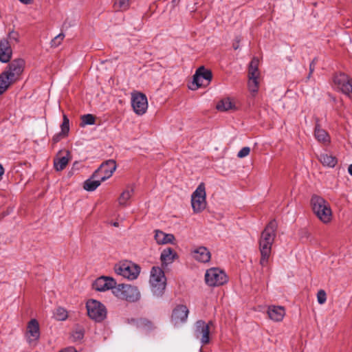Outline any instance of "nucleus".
<instances>
[{
  "label": "nucleus",
  "instance_id": "1",
  "mask_svg": "<svg viewBox=\"0 0 352 352\" xmlns=\"http://www.w3.org/2000/svg\"><path fill=\"white\" fill-rule=\"evenodd\" d=\"M277 223L275 220L271 221L261 232L259 239V250L261 252L260 264L265 266L271 255L272 245L274 241Z\"/></svg>",
  "mask_w": 352,
  "mask_h": 352
},
{
  "label": "nucleus",
  "instance_id": "2",
  "mask_svg": "<svg viewBox=\"0 0 352 352\" xmlns=\"http://www.w3.org/2000/svg\"><path fill=\"white\" fill-rule=\"evenodd\" d=\"M25 61L22 58L13 60L6 71L0 75V95L3 94L9 86L16 81L23 72Z\"/></svg>",
  "mask_w": 352,
  "mask_h": 352
},
{
  "label": "nucleus",
  "instance_id": "3",
  "mask_svg": "<svg viewBox=\"0 0 352 352\" xmlns=\"http://www.w3.org/2000/svg\"><path fill=\"white\" fill-rule=\"evenodd\" d=\"M312 210L317 217L324 223L331 221L332 211L329 204L322 197L313 195L311 199Z\"/></svg>",
  "mask_w": 352,
  "mask_h": 352
},
{
  "label": "nucleus",
  "instance_id": "4",
  "mask_svg": "<svg viewBox=\"0 0 352 352\" xmlns=\"http://www.w3.org/2000/svg\"><path fill=\"white\" fill-rule=\"evenodd\" d=\"M117 298L129 302H135L140 299L141 294L138 288L129 284H119L113 290Z\"/></svg>",
  "mask_w": 352,
  "mask_h": 352
},
{
  "label": "nucleus",
  "instance_id": "5",
  "mask_svg": "<svg viewBox=\"0 0 352 352\" xmlns=\"http://www.w3.org/2000/svg\"><path fill=\"white\" fill-rule=\"evenodd\" d=\"M259 60L254 57L248 68V89L252 95L254 96L259 88L260 72L258 70Z\"/></svg>",
  "mask_w": 352,
  "mask_h": 352
},
{
  "label": "nucleus",
  "instance_id": "6",
  "mask_svg": "<svg viewBox=\"0 0 352 352\" xmlns=\"http://www.w3.org/2000/svg\"><path fill=\"white\" fill-rule=\"evenodd\" d=\"M149 282L153 294L156 296L162 295L166 287V277L160 267H152Z\"/></svg>",
  "mask_w": 352,
  "mask_h": 352
},
{
  "label": "nucleus",
  "instance_id": "7",
  "mask_svg": "<svg viewBox=\"0 0 352 352\" xmlns=\"http://www.w3.org/2000/svg\"><path fill=\"white\" fill-rule=\"evenodd\" d=\"M86 308L89 317L97 322H101L107 318L106 307L96 300H89Z\"/></svg>",
  "mask_w": 352,
  "mask_h": 352
},
{
  "label": "nucleus",
  "instance_id": "8",
  "mask_svg": "<svg viewBox=\"0 0 352 352\" xmlns=\"http://www.w3.org/2000/svg\"><path fill=\"white\" fill-rule=\"evenodd\" d=\"M114 270L117 274L129 280L136 279L140 272V267L129 261H124L116 265Z\"/></svg>",
  "mask_w": 352,
  "mask_h": 352
},
{
  "label": "nucleus",
  "instance_id": "9",
  "mask_svg": "<svg viewBox=\"0 0 352 352\" xmlns=\"http://www.w3.org/2000/svg\"><path fill=\"white\" fill-rule=\"evenodd\" d=\"M228 276L224 271L218 267H212L206 270L205 280L210 287H219L228 282Z\"/></svg>",
  "mask_w": 352,
  "mask_h": 352
},
{
  "label": "nucleus",
  "instance_id": "10",
  "mask_svg": "<svg viewBox=\"0 0 352 352\" xmlns=\"http://www.w3.org/2000/svg\"><path fill=\"white\" fill-rule=\"evenodd\" d=\"M206 197L205 184L201 183L191 196V205L195 212H200L206 208Z\"/></svg>",
  "mask_w": 352,
  "mask_h": 352
},
{
  "label": "nucleus",
  "instance_id": "11",
  "mask_svg": "<svg viewBox=\"0 0 352 352\" xmlns=\"http://www.w3.org/2000/svg\"><path fill=\"white\" fill-rule=\"evenodd\" d=\"M212 74L210 70L206 69L204 66L199 67L193 76V81L190 86L192 90H196L199 87H206L211 81Z\"/></svg>",
  "mask_w": 352,
  "mask_h": 352
},
{
  "label": "nucleus",
  "instance_id": "12",
  "mask_svg": "<svg viewBox=\"0 0 352 352\" xmlns=\"http://www.w3.org/2000/svg\"><path fill=\"white\" fill-rule=\"evenodd\" d=\"M210 324L211 322L206 323L202 320H197L195 324L194 335L204 345L210 342Z\"/></svg>",
  "mask_w": 352,
  "mask_h": 352
},
{
  "label": "nucleus",
  "instance_id": "13",
  "mask_svg": "<svg viewBox=\"0 0 352 352\" xmlns=\"http://www.w3.org/2000/svg\"><path fill=\"white\" fill-rule=\"evenodd\" d=\"M116 163L113 160H109L103 162L100 167L94 173L93 177H98L102 181L111 177L116 170Z\"/></svg>",
  "mask_w": 352,
  "mask_h": 352
},
{
  "label": "nucleus",
  "instance_id": "14",
  "mask_svg": "<svg viewBox=\"0 0 352 352\" xmlns=\"http://www.w3.org/2000/svg\"><path fill=\"white\" fill-rule=\"evenodd\" d=\"M131 105L135 113L139 116L144 114L148 108L146 96L140 92L131 94Z\"/></svg>",
  "mask_w": 352,
  "mask_h": 352
},
{
  "label": "nucleus",
  "instance_id": "15",
  "mask_svg": "<svg viewBox=\"0 0 352 352\" xmlns=\"http://www.w3.org/2000/svg\"><path fill=\"white\" fill-rule=\"evenodd\" d=\"M334 83L338 89L352 98V79L344 74H340L334 77Z\"/></svg>",
  "mask_w": 352,
  "mask_h": 352
},
{
  "label": "nucleus",
  "instance_id": "16",
  "mask_svg": "<svg viewBox=\"0 0 352 352\" xmlns=\"http://www.w3.org/2000/svg\"><path fill=\"white\" fill-rule=\"evenodd\" d=\"M116 286V280L108 276L99 277L93 283V287L99 292H105L109 289L113 291Z\"/></svg>",
  "mask_w": 352,
  "mask_h": 352
},
{
  "label": "nucleus",
  "instance_id": "17",
  "mask_svg": "<svg viewBox=\"0 0 352 352\" xmlns=\"http://www.w3.org/2000/svg\"><path fill=\"white\" fill-rule=\"evenodd\" d=\"M188 309L183 305H177L173 310L171 316V321L175 324L186 322L188 316Z\"/></svg>",
  "mask_w": 352,
  "mask_h": 352
},
{
  "label": "nucleus",
  "instance_id": "18",
  "mask_svg": "<svg viewBox=\"0 0 352 352\" xmlns=\"http://www.w3.org/2000/svg\"><path fill=\"white\" fill-rule=\"evenodd\" d=\"M40 337L39 324L36 319H32L28 324L26 338L30 344H34Z\"/></svg>",
  "mask_w": 352,
  "mask_h": 352
},
{
  "label": "nucleus",
  "instance_id": "19",
  "mask_svg": "<svg viewBox=\"0 0 352 352\" xmlns=\"http://www.w3.org/2000/svg\"><path fill=\"white\" fill-rule=\"evenodd\" d=\"M11 43L6 38L0 40V61L8 63L12 57Z\"/></svg>",
  "mask_w": 352,
  "mask_h": 352
},
{
  "label": "nucleus",
  "instance_id": "20",
  "mask_svg": "<svg viewBox=\"0 0 352 352\" xmlns=\"http://www.w3.org/2000/svg\"><path fill=\"white\" fill-rule=\"evenodd\" d=\"M192 257L201 263H208L211 258L210 252L204 246H199L192 251Z\"/></svg>",
  "mask_w": 352,
  "mask_h": 352
},
{
  "label": "nucleus",
  "instance_id": "21",
  "mask_svg": "<svg viewBox=\"0 0 352 352\" xmlns=\"http://www.w3.org/2000/svg\"><path fill=\"white\" fill-rule=\"evenodd\" d=\"M267 315L271 320L280 322L283 320L285 315V310L283 307L271 305L268 307Z\"/></svg>",
  "mask_w": 352,
  "mask_h": 352
},
{
  "label": "nucleus",
  "instance_id": "22",
  "mask_svg": "<svg viewBox=\"0 0 352 352\" xmlns=\"http://www.w3.org/2000/svg\"><path fill=\"white\" fill-rule=\"evenodd\" d=\"M177 257V253L170 248H165L161 253L162 265L165 267L172 263Z\"/></svg>",
  "mask_w": 352,
  "mask_h": 352
},
{
  "label": "nucleus",
  "instance_id": "23",
  "mask_svg": "<svg viewBox=\"0 0 352 352\" xmlns=\"http://www.w3.org/2000/svg\"><path fill=\"white\" fill-rule=\"evenodd\" d=\"M314 136L318 142L323 144H328L330 142V137L328 133L320 127L318 120L314 129Z\"/></svg>",
  "mask_w": 352,
  "mask_h": 352
},
{
  "label": "nucleus",
  "instance_id": "24",
  "mask_svg": "<svg viewBox=\"0 0 352 352\" xmlns=\"http://www.w3.org/2000/svg\"><path fill=\"white\" fill-rule=\"evenodd\" d=\"M155 239L158 244L164 245L173 243L175 241V236L172 234H166L161 230H155Z\"/></svg>",
  "mask_w": 352,
  "mask_h": 352
},
{
  "label": "nucleus",
  "instance_id": "25",
  "mask_svg": "<svg viewBox=\"0 0 352 352\" xmlns=\"http://www.w3.org/2000/svg\"><path fill=\"white\" fill-rule=\"evenodd\" d=\"M318 159L323 166L330 168H333L338 163L337 158L328 153H321L318 155Z\"/></svg>",
  "mask_w": 352,
  "mask_h": 352
},
{
  "label": "nucleus",
  "instance_id": "26",
  "mask_svg": "<svg viewBox=\"0 0 352 352\" xmlns=\"http://www.w3.org/2000/svg\"><path fill=\"white\" fill-rule=\"evenodd\" d=\"M69 152L67 151V155L63 157H57L54 160V167L56 171H61L67 166L70 158Z\"/></svg>",
  "mask_w": 352,
  "mask_h": 352
},
{
  "label": "nucleus",
  "instance_id": "27",
  "mask_svg": "<svg viewBox=\"0 0 352 352\" xmlns=\"http://www.w3.org/2000/svg\"><path fill=\"white\" fill-rule=\"evenodd\" d=\"M102 182L101 179L92 176L84 182L83 188L87 191H94L100 185Z\"/></svg>",
  "mask_w": 352,
  "mask_h": 352
},
{
  "label": "nucleus",
  "instance_id": "28",
  "mask_svg": "<svg viewBox=\"0 0 352 352\" xmlns=\"http://www.w3.org/2000/svg\"><path fill=\"white\" fill-rule=\"evenodd\" d=\"M134 190L132 187H128L122 192L118 198V202L120 206H125L127 205L128 201L133 195Z\"/></svg>",
  "mask_w": 352,
  "mask_h": 352
},
{
  "label": "nucleus",
  "instance_id": "29",
  "mask_svg": "<svg viewBox=\"0 0 352 352\" xmlns=\"http://www.w3.org/2000/svg\"><path fill=\"white\" fill-rule=\"evenodd\" d=\"M234 104L230 98H224L221 100L217 105V109L221 111H226L232 109Z\"/></svg>",
  "mask_w": 352,
  "mask_h": 352
},
{
  "label": "nucleus",
  "instance_id": "30",
  "mask_svg": "<svg viewBox=\"0 0 352 352\" xmlns=\"http://www.w3.org/2000/svg\"><path fill=\"white\" fill-rule=\"evenodd\" d=\"M96 121V118L92 114H85L81 117V123L80 126L84 127L86 125H91L94 124Z\"/></svg>",
  "mask_w": 352,
  "mask_h": 352
},
{
  "label": "nucleus",
  "instance_id": "31",
  "mask_svg": "<svg viewBox=\"0 0 352 352\" xmlns=\"http://www.w3.org/2000/svg\"><path fill=\"white\" fill-rule=\"evenodd\" d=\"M129 7V0H116L114 8L117 10H126Z\"/></svg>",
  "mask_w": 352,
  "mask_h": 352
},
{
  "label": "nucleus",
  "instance_id": "32",
  "mask_svg": "<svg viewBox=\"0 0 352 352\" xmlns=\"http://www.w3.org/2000/svg\"><path fill=\"white\" fill-rule=\"evenodd\" d=\"M62 134L63 136H67L69 131V120L66 115H63V123L60 126Z\"/></svg>",
  "mask_w": 352,
  "mask_h": 352
},
{
  "label": "nucleus",
  "instance_id": "33",
  "mask_svg": "<svg viewBox=\"0 0 352 352\" xmlns=\"http://www.w3.org/2000/svg\"><path fill=\"white\" fill-rule=\"evenodd\" d=\"M57 320H65L67 318V311L63 307H58L54 313Z\"/></svg>",
  "mask_w": 352,
  "mask_h": 352
},
{
  "label": "nucleus",
  "instance_id": "34",
  "mask_svg": "<svg viewBox=\"0 0 352 352\" xmlns=\"http://www.w3.org/2000/svg\"><path fill=\"white\" fill-rule=\"evenodd\" d=\"M64 38H65V34L63 33H60L58 35H57L56 36H55L54 38L52 39L51 41L52 47H58L61 43V42L63 41Z\"/></svg>",
  "mask_w": 352,
  "mask_h": 352
},
{
  "label": "nucleus",
  "instance_id": "35",
  "mask_svg": "<svg viewBox=\"0 0 352 352\" xmlns=\"http://www.w3.org/2000/svg\"><path fill=\"white\" fill-rule=\"evenodd\" d=\"M317 300L319 304L322 305L324 304L327 300V294L326 292L320 289L318 292L317 294Z\"/></svg>",
  "mask_w": 352,
  "mask_h": 352
},
{
  "label": "nucleus",
  "instance_id": "36",
  "mask_svg": "<svg viewBox=\"0 0 352 352\" xmlns=\"http://www.w3.org/2000/svg\"><path fill=\"white\" fill-rule=\"evenodd\" d=\"M19 33L15 31H11L8 34V38L10 41V43H17L19 41Z\"/></svg>",
  "mask_w": 352,
  "mask_h": 352
},
{
  "label": "nucleus",
  "instance_id": "37",
  "mask_svg": "<svg viewBox=\"0 0 352 352\" xmlns=\"http://www.w3.org/2000/svg\"><path fill=\"white\" fill-rule=\"evenodd\" d=\"M250 148L248 146H245L239 151L237 157L239 158L245 157L250 154Z\"/></svg>",
  "mask_w": 352,
  "mask_h": 352
},
{
  "label": "nucleus",
  "instance_id": "38",
  "mask_svg": "<svg viewBox=\"0 0 352 352\" xmlns=\"http://www.w3.org/2000/svg\"><path fill=\"white\" fill-rule=\"evenodd\" d=\"M72 338L74 340H80L83 338V333L81 330L76 331L73 333Z\"/></svg>",
  "mask_w": 352,
  "mask_h": 352
},
{
  "label": "nucleus",
  "instance_id": "39",
  "mask_svg": "<svg viewBox=\"0 0 352 352\" xmlns=\"http://www.w3.org/2000/svg\"><path fill=\"white\" fill-rule=\"evenodd\" d=\"M65 136H63V134H62V132H60L58 134H56L53 138H52V142L53 143L56 144L57 142H58L63 138H65Z\"/></svg>",
  "mask_w": 352,
  "mask_h": 352
},
{
  "label": "nucleus",
  "instance_id": "40",
  "mask_svg": "<svg viewBox=\"0 0 352 352\" xmlns=\"http://www.w3.org/2000/svg\"><path fill=\"white\" fill-rule=\"evenodd\" d=\"M316 61H317V58H314V60L311 62L310 65H309V76L308 78L310 77L311 74L313 73V72L314 71V69H315V66H316Z\"/></svg>",
  "mask_w": 352,
  "mask_h": 352
},
{
  "label": "nucleus",
  "instance_id": "41",
  "mask_svg": "<svg viewBox=\"0 0 352 352\" xmlns=\"http://www.w3.org/2000/svg\"><path fill=\"white\" fill-rule=\"evenodd\" d=\"M60 352H77V351L74 347H67L61 350Z\"/></svg>",
  "mask_w": 352,
  "mask_h": 352
},
{
  "label": "nucleus",
  "instance_id": "42",
  "mask_svg": "<svg viewBox=\"0 0 352 352\" xmlns=\"http://www.w3.org/2000/svg\"><path fill=\"white\" fill-rule=\"evenodd\" d=\"M144 324L145 326L148 327V329H151L153 327V324L148 320H144Z\"/></svg>",
  "mask_w": 352,
  "mask_h": 352
},
{
  "label": "nucleus",
  "instance_id": "43",
  "mask_svg": "<svg viewBox=\"0 0 352 352\" xmlns=\"http://www.w3.org/2000/svg\"><path fill=\"white\" fill-rule=\"evenodd\" d=\"M3 173H4V168L0 164V179L2 178V176H3Z\"/></svg>",
  "mask_w": 352,
  "mask_h": 352
},
{
  "label": "nucleus",
  "instance_id": "44",
  "mask_svg": "<svg viewBox=\"0 0 352 352\" xmlns=\"http://www.w3.org/2000/svg\"><path fill=\"white\" fill-rule=\"evenodd\" d=\"M348 172L352 176V164L349 166Z\"/></svg>",
  "mask_w": 352,
  "mask_h": 352
},
{
  "label": "nucleus",
  "instance_id": "45",
  "mask_svg": "<svg viewBox=\"0 0 352 352\" xmlns=\"http://www.w3.org/2000/svg\"><path fill=\"white\" fill-rule=\"evenodd\" d=\"M19 1L25 4H28V3H31V1H32V0H19Z\"/></svg>",
  "mask_w": 352,
  "mask_h": 352
},
{
  "label": "nucleus",
  "instance_id": "46",
  "mask_svg": "<svg viewBox=\"0 0 352 352\" xmlns=\"http://www.w3.org/2000/svg\"><path fill=\"white\" fill-rule=\"evenodd\" d=\"M180 0H173V3L175 4V5H177L179 3Z\"/></svg>",
  "mask_w": 352,
  "mask_h": 352
},
{
  "label": "nucleus",
  "instance_id": "47",
  "mask_svg": "<svg viewBox=\"0 0 352 352\" xmlns=\"http://www.w3.org/2000/svg\"><path fill=\"white\" fill-rule=\"evenodd\" d=\"M233 47H234V50H237L238 47H239V45L237 44H234L233 45Z\"/></svg>",
  "mask_w": 352,
  "mask_h": 352
},
{
  "label": "nucleus",
  "instance_id": "48",
  "mask_svg": "<svg viewBox=\"0 0 352 352\" xmlns=\"http://www.w3.org/2000/svg\"><path fill=\"white\" fill-rule=\"evenodd\" d=\"M113 226H115V227H118L119 223H118V222H114V223H113Z\"/></svg>",
  "mask_w": 352,
  "mask_h": 352
}]
</instances>
